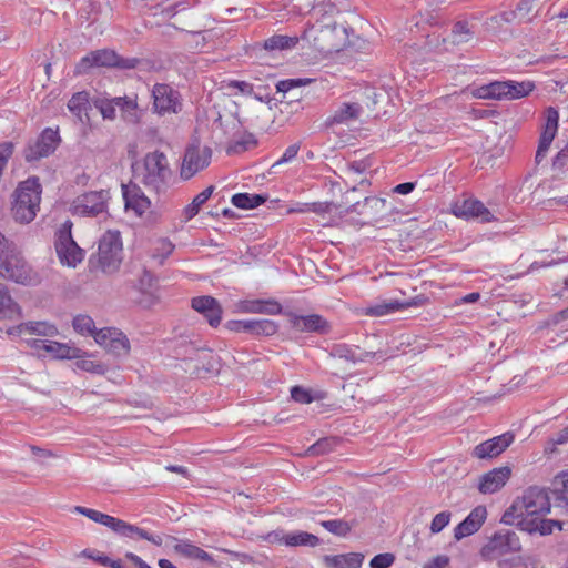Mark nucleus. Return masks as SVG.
I'll list each match as a JSON object with an SVG mask.
<instances>
[{
    "label": "nucleus",
    "instance_id": "423d86ee",
    "mask_svg": "<svg viewBox=\"0 0 568 568\" xmlns=\"http://www.w3.org/2000/svg\"><path fill=\"white\" fill-rule=\"evenodd\" d=\"M141 60L138 58H124L109 49L91 51L77 63L75 74H85L92 68H115L119 70H132L138 68Z\"/></svg>",
    "mask_w": 568,
    "mask_h": 568
},
{
    "label": "nucleus",
    "instance_id": "1a4fd4ad",
    "mask_svg": "<svg viewBox=\"0 0 568 568\" xmlns=\"http://www.w3.org/2000/svg\"><path fill=\"white\" fill-rule=\"evenodd\" d=\"M152 109L158 115L178 114L182 111L181 93L166 83H155L152 88Z\"/></svg>",
    "mask_w": 568,
    "mask_h": 568
},
{
    "label": "nucleus",
    "instance_id": "4c0bfd02",
    "mask_svg": "<svg viewBox=\"0 0 568 568\" xmlns=\"http://www.w3.org/2000/svg\"><path fill=\"white\" fill-rule=\"evenodd\" d=\"M77 368L97 375H104L106 373V367L99 361H95L93 355L85 354L74 358Z\"/></svg>",
    "mask_w": 568,
    "mask_h": 568
},
{
    "label": "nucleus",
    "instance_id": "603ef678",
    "mask_svg": "<svg viewBox=\"0 0 568 568\" xmlns=\"http://www.w3.org/2000/svg\"><path fill=\"white\" fill-rule=\"evenodd\" d=\"M88 19L97 21L100 17H109L112 12L109 0H105L104 4L99 1H92L89 3Z\"/></svg>",
    "mask_w": 568,
    "mask_h": 568
},
{
    "label": "nucleus",
    "instance_id": "0e129e2a",
    "mask_svg": "<svg viewBox=\"0 0 568 568\" xmlns=\"http://www.w3.org/2000/svg\"><path fill=\"white\" fill-rule=\"evenodd\" d=\"M256 143H257V141L254 138V135L253 134H248L245 139H243L241 141H236L234 143V145L232 146V149L235 152H243V151L247 150L250 146L256 145Z\"/></svg>",
    "mask_w": 568,
    "mask_h": 568
},
{
    "label": "nucleus",
    "instance_id": "dca6fc26",
    "mask_svg": "<svg viewBox=\"0 0 568 568\" xmlns=\"http://www.w3.org/2000/svg\"><path fill=\"white\" fill-rule=\"evenodd\" d=\"M193 310L203 315L210 326L217 327L222 321V306L219 301L210 295L193 297L191 301Z\"/></svg>",
    "mask_w": 568,
    "mask_h": 568
},
{
    "label": "nucleus",
    "instance_id": "bb28decb",
    "mask_svg": "<svg viewBox=\"0 0 568 568\" xmlns=\"http://www.w3.org/2000/svg\"><path fill=\"white\" fill-rule=\"evenodd\" d=\"M381 352H363L359 355L356 354L355 349L346 344L334 345L331 355L336 358L345 359L352 363L367 362L375 358ZM381 355L379 357H382Z\"/></svg>",
    "mask_w": 568,
    "mask_h": 568
},
{
    "label": "nucleus",
    "instance_id": "473e14b6",
    "mask_svg": "<svg viewBox=\"0 0 568 568\" xmlns=\"http://www.w3.org/2000/svg\"><path fill=\"white\" fill-rule=\"evenodd\" d=\"M45 352L57 359H72L79 356L81 349L55 341H48Z\"/></svg>",
    "mask_w": 568,
    "mask_h": 568
},
{
    "label": "nucleus",
    "instance_id": "72a5a7b5",
    "mask_svg": "<svg viewBox=\"0 0 568 568\" xmlns=\"http://www.w3.org/2000/svg\"><path fill=\"white\" fill-rule=\"evenodd\" d=\"M554 495L558 507L568 513V470L561 471L554 479Z\"/></svg>",
    "mask_w": 568,
    "mask_h": 568
},
{
    "label": "nucleus",
    "instance_id": "a211bd4d",
    "mask_svg": "<svg viewBox=\"0 0 568 568\" xmlns=\"http://www.w3.org/2000/svg\"><path fill=\"white\" fill-rule=\"evenodd\" d=\"M453 213L457 217L478 219L481 222H489L494 217L484 203L476 199H466L456 203L453 206Z\"/></svg>",
    "mask_w": 568,
    "mask_h": 568
},
{
    "label": "nucleus",
    "instance_id": "7ed1b4c3",
    "mask_svg": "<svg viewBox=\"0 0 568 568\" xmlns=\"http://www.w3.org/2000/svg\"><path fill=\"white\" fill-rule=\"evenodd\" d=\"M42 186L38 176H30L19 183L12 204L13 219L23 224L32 222L40 209Z\"/></svg>",
    "mask_w": 568,
    "mask_h": 568
},
{
    "label": "nucleus",
    "instance_id": "864d4df0",
    "mask_svg": "<svg viewBox=\"0 0 568 568\" xmlns=\"http://www.w3.org/2000/svg\"><path fill=\"white\" fill-rule=\"evenodd\" d=\"M452 513L448 510L442 511L437 514L432 523H430V531L432 534H438L446 526H448L450 521Z\"/></svg>",
    "mask_w": 568,
    "mask_h": 568
},
{
    "label": "nucleus",
    "instance_id": "5701e85b",
    "mask_svg": "<svg viewBox=\"0 0 568 568\" xmlns=\"http://www.w3.org/2000/svg\"><path fill=\"white\" fill-rule=\"evenodd\" d=\"M535 89L532 81H499V100H517L527 97Z\"/></svg>",
    "mask_w": 568,
    "mask_h": 568
},
{
    "label": "nucleus",
    "instance_id": "338daca9",
    "mask_svg": "<svg viewBox=\"0 0 568 568\" xmlns=\"http://www.w3.org/2000/svg\"><path fill=\"white\" fill-rule=\"evenodd\" d=\"M514 439L515 435L513 432H506L499 435V455L513 444Z\"/></svg>",
    "mask_w": 568,
    "mask_h": 568
},
{
    "label": "nucleus",
    "instance_id": "b1692460",
    "mask_svg": "<svg viewBox=\"0 0 568 568\" xmlns=\"http://www.w3.org/2000/svg\"><path fill=\"white\" fill-rule=\"evenodd\" d=\"M385 206H386V200L385 199H381V197H377V196H366L363 201V203L361 202H356V203H353L351 204L349 206H347L345 209V213L348 214V213H358V214H367L368 211L371 212V214L373 215V220H377V215L385 210Z\"/></svg>",
    "mask_w": 568,
    "mask_h": 568
},
{
    "label": "nucleus",
    "instance_id": "bf43d9fd",
    "mask_svg": "<svg viewBox=\"0 0 568 568\" xmlns=\"http://www.w3.org/2000/svg\"><path fill=\"white\" fill-rule=\"evenodd\" d=\"M496 550H497V532H495L490 536L488 544H486L481 548L480 555L486 560H493L495 557Z\"/></svg>",
    "mask_w": 568,
    "mask_h": 568
},
{
    "label": "nucleus",
    "instance_id": "69168bd1",
    "mask_svg": "<svg viewBox=\"0 0 568 568\" xmlns=\"http://www.w3.org/2000/svg\"><path fill=\"white\" fill-rule=\"evenodd\" d=\"M449 564V558L446 555H438L432 560L426 562L423 568H446Z\"/></svg>",
    "mask_w": 568,
    "mask_h": 568
},
{
    "label": "nucleus",
    "instance_id": "9b49d317",
    "mask_svg": "<svg viewBox=\"0 0 568 568\" xmlns=\"http://www.w3.org/2000/svg\"><path fill=\"white\" fill-rule=\"evenodd\" d=\"M212 158V150L209 146L200 148L191 145L186 149L181 165L180 175L183 180H190L197 172L209 166Z\"/></svg>",
    "mask_w": 568,
    "mask_h": 568
},
{
    "label": "nucleus",
    "instance_id": "ddd939ff",
    "mask_svg": "<svg viewBox=\"0 0 568 568\" xmlns=\"http://www.w3.org/2000/svg\"><path fill=\"white\" fill-rule=\"evenodd\" d=\"M559 125V112L554 106H548L545 111V122L541 126L539 143L535 156L537 164L546 158L548 150L557 134Z\"/></svg>",
    "mask_w": 568,
    "mask_h": 568
},
{
    "label": "nucleus",
    "instance_id": "393cba45",
    "mask_svg": "<svg viewBox=\"0 0 568 568\" xmlns=\"http://www.w3.org/2000/svg\"><path fill=\"white\" fill-rule=\"evenodd\" d=\"M364 555L361 552H348L342 555H326L323 561L327 568H359L363 564Z\"/></svg>",
    "mask_w": 568,
    "mask_h": 568
},
{
    "label": "nucleus",
    "instance_id": "09e8293b",
    "mask_svg": "<svg viewBox=\"0 0 568 568\" xmlns=\"http://www.w3.org/2000/svg\"><path fill=\"white\" fill-rule=\"evenodd\" d=\"M478 489L481 494L497 491V468H493L480 477Z\"/></svg>",
    "mask_w": 568,
    "mask_h": 568
},
{
    "label": "nucleus",
    "instance_id": "39448f33",
    "mask_svg": "<svg viewBox=\"0 0 568 568\" xmlns=\"http://www.w3.org/2000/svg\"><path fill=\"white\" fill-rule=\"evenodd\" d=\"M0 276L19 284H27L32 280L31 267L17 245L2 233H0Z\"/></svg>",
    "mask_w": 568,
    "mask_h": 568
},
{
    "label": "nucleus",
    "instance_id": "c756f323",
    "mask_svg": "<svg viewBox=\"0 0 568 568\" xmlns=\"http://www.w3.org/2000/svg\"><path fill=\"white\" fill-rule=\"evenodd\" d=\"M20 335L30 334L39 336L52 337L58 334V329L54 325L48 322H27L21 323L16 327Z\"/></svg>",
    "mask_w": 568,
    "mask_h": 568
},
{
    "label": "nucleus",
    "instance_id": "e433bc0d",
    "mask_svg": "<svg viewBox=\"0 0 568 568\" xmlns=\"http://www.w3.org/2000/svg\"><path fill=\"white\" fill-rule=\"evenodd\" d=\"M298 41L296 36L274 34L264 41V49L268 51L288 50L295 48Z\"/></svg>",
    "mask_w": 568,
    "mask_h": 568
},
{
    "label": "nucleus",
    "instance_id": "4d7b16f0",
    "mask_svg": "<svg viewBox=\"0 0 568 568\" xmlns=\"http://www.w3.org/2000/svg\"><path fill=\"white\" fill-rule=\"evenodd\" d=\"M291 397L296 403L301 404H310L313 402V396L310 390L303 388L302 386H294L291 389Z\"/></svg>",
    "mask_w": 568,
    "mask_h": 568
},
{
    "label": "nucleus",
    "instance_id": "0eeeda50",
    "mask_svg": "<svg viewBox=\"0 0 568 568\" xmlns=\"http://www.w3.org/2000/svg\"><path fill=\"white\" fill-rule=\"evenodd\" d=\"M72 222L67 220L60 225L54 235V248L59 262L63 266L77 267L84 258V251L72 237Z\"/></svg>",
    "mask_w": 568,
    "mask_h": 568
},
{
    "label": "nucleus",
    "instance_id": "20e7f679",
    "mask_svg": "<svg viewBox=\"0 0 568 568\" xmlns=\"http://www.w3.org/2000/svg\"><path fill=\"white\" fill-rule=\"evenodd\" d=\"M122 251L120 232L108 231L99 240L98 252L90 256L89 265L92 270H99L104 274H113L121 265Z\"/></svg>",
    "mask_w": 568,
    "mask_h": 568
},
{
    "label": "nucleus",
    "instance_id": "6e6d98bb",
    "mask_svg": "<svg viewBox=\"0 0 568 568\" xmlns=\"http://www.w3.org/2000/svg\"><path fill=\"white\" fill-rule=\"evenodd\" d=\"M473 95L479 99H497V81L475 89Z\"/></svg>",
    "mask_w": 568,
    "mask_h": 568
},
{
    "label": "nucleus",
    "instance_id": "412c9836",
    "mask_svg": "<svg viewBox=\"0 0 568 568\" xmlns=\"http://www.w3.org/2000/svg\"><path fill=\"white\" fill-rule=\"evenodd\" d=\"M123 199L126 210H133L141 216L151 205L149 197L136 185H122Z\"/></svg>",
    "mask_w": 568,
    "mask_h": 568
},
{
    "label": "nucleus",
    "instance_id": "a19ab883",
    "mask_svg": "<svg viewBox=\"0 0 568 568\" xmlns=\"http://www.w3.org/2000/svg\"><path fill=\"white\" fill-rule=\"evenodd\" d=\"M356 520L348 523L343 519H331L323 520L321 526L335 536L346 537L352 531L353 527L356 526Z\"/></svg>",
    "mask_w": 568,
    "mask_h": 568
},
{
    "label": "nucleus",
    "instance_id": "9d476101",
    "mask_svg": "<svg viewBox=\"0 0 568 568\" xmlns=\"http://www.w3.org/2000/svg\"><path fill=\"white\" fill-rule=\"evenodd\" d=\"M106 191H91L78 196L73 202V214L84 217H94L106 212L108 209Z\"/></svg>",
    "mask_w": 568,
    "mask_h": 568
},
{
    "label": "nucleus",
    "instance_id": "49530a36",
    "mask_svg": "<svg viewBox=\"0 0 568 568\" xmlns=\"http://www.w3.org/2000/svg\"><path fill=\"white\" fill-rule=\"evenodd\" d=\"M336 440L332 437H324L311 445L306 454L308 456H321L331 453L335 447Z\"/></svg>",
    "mask_w": 568,
    "mask_h": 568
},
{
    "label": "nucleus",
    "instance_id": "f8f14e48",
    "mask_svg": "<svg viewBox=\"0 0 568 568\" xmlns=\"http://www.w3.org/2000/svg\"><path fill=\"white\" fill-rule=\"evenodd\" d=\"M94 341L116 357H125L130 353V341L118 328L104 327L94 335Z\"/></svg>",
    "mask_w": 568,
    "mask_h": 568
},
{
    "label": "nucleus",
    "instance_id": "a878e982",
    "mask_svg": "<svg viewBox=\"0 0 568 568\" xmlns=\"http://www.w3.org/2000/svg\"><path fill=\"white\" fill-rule=\"evenodd\" d=\"M363 109L356 102L342 103L334 113L326 120L327 125L342 124L358 119Z\"/></svg>",
    "mask_w": 568,
    "mask_h": 568
},
{
    "label": "nucleus",
    "instance_id": "4be33fe9",
    "mask_svg": "<svg viewBox=\"0 0 568 568\" xmlns=\"http://www.w3.org/2000/svg\"><path fill=\"white\" fill-rule=\"evenodd\" d=\"M168 538L174 542L173 549L180 556L187 558V559L214 564V559L209 552H206L202 548L195 546L190 540L179 539L173 536H169Z\"/></svg>",
    "mask_w": 568,
    "mask_h": 568
},
{
    "label": "nucleus",
    "instance_id": "6e6552de",
    "mask_svg": "<svg viewBox=\"0 0 568 568\" xmlns=\"http://www.w3.org/2000/svg\"><path fill=\"white\" fill-rule=\"evenodd\" d=\"M62 142L59 128H45L36 140L30 141L23 150L28 163L38 162L52 155Z\"/></svg>",
    "mask_w": 568,
    "mask_h": 568
},
{
    "label": "nucleus",
    "instance_id": "3c124183",
    "mask_svg": "<svg viewBox=\"0 0 568 568\" xmlns=\"http://www.w3.org/2000/svg\"><path fill=\"white\" fill-rule=\"evenodd\" d=\"M94 106L100 111L103 119L114 120L116 116V104L114 99H97Z\"/></svg>",
    "mask_w": 568,
    "mask_h": 568
},
{
    "label": "nucleus",
    "instance_id": "cd10ccee",
    "mask_svg": "<svg viewBox=\"0 0 568 568\" xmlns=\"http://www.w3.org/2000/svg\"><path fill=\"white\" fill-rule=\"evenodd\" d=\"M280 542L287 547H316L320 545L321 540L311 532L298 530L283 535Z\"/></svg>",
    "mask_w": 568,
    "mask_h": 568
},
{
    "label": "nucleus",
    "instance_id": "a18cd8bd",
    "mask_svg": "<svg viewBox=\"0 0 568 568\" xmlns=\"http://www.w3.org/2000/svg\"><path fill=\"white\" fill-rule=\"evenodd\" d=\"M531 1L532 0H521L516 8V11L510 13L503 12V20L510 22L513 19H518L519 21L529 20V13L531 11Z\"/></svg>",
    "mask_w": 568,
    "mask_h": 568
},
{
    "label": "nucleus",
    "instance_id": "052dcab7",
    "mask_svg": "<svg viewBox=\"0 0 568 568\" xmlns=\"http://www.w3.org/2000/svg\"><path fill=\"white\" fill-rule=\"evenodd\" d=\"M298 150H300V145L296 143L286 148V150L282 154V156L273 164V168L276 165H281V164L291 162L293 159L296 158Z\"/></svg>",
    "mask_w": 568,
    "mask_h": 568
},
{
    "label": "nucleus",
    "instance_id": "4468645a",
    "mask_svg": "<svg viewBox=\"0 0 568 568\" xmlns=\"http://www.w3.org/2000/svg\"><path fill=\"white\" fill-rule=\"evenodd\" d=\"M291 326L301 333L327 334L331 331V324L320 314L298 315L293 312L286 313Z\"/></svg>",
    "mask_w": 568,
    "mask_h": 568
},
{
    "label": "nucleus",
    "instance_id": "58836bf2",
    "mask_svg": "<svg viewBox=\"0 0 568 568\" xmlns=\"http://www.w3.org/2000/svg\"><path fill=\"white\" fill-rule=\"evenodd\" d=\"M74 511L78 514H81L89 519L93 520L94 523L101 524L111 530L113 529V526L115 524L116 517L110 516L108 514L101 513L95 509L82 507V506H75Z\"/></svg>",
    "mask_w": 568,
    "mask_h": 568
},
{
    "label": "nucleus",
    "instance_id": "e2e57ef3",
    "mask_svg": "<svg viewBox=\"0 0 568 568\" xmlns=\"http://www.w3.org/2000/svg\"><path fill=\"white\" fill-rule=\"evenodd\" d=\"M82 556L90 558L103 566H109V562H111V558H109L108 556H105L99 551L91 550V549H84L82 551Z\"/></svg>",
    "mask_w": 568,
    "mask_h": 568
},
{
    "label": "nucleus",
    "instance_id": "f3484780",
    "mask_svg": "<svg viewBox=\"0 0 568 568\" xmlns=\"http://www.w3.org/2000/svg\"><path fill=\"white\" fill-rule=\"evenodd\" d=\"M487 518V510L484 506L475 507L468 516L454 528V538L462 540L465 537L477 532Z\"/></svg>",
    "mask_w": 568,
    "mask_h": 568
},
{
    "label": "nucleus",
    "instance_id": "2f4dec72",
    "mask_svg": "<svg viewBox=\"0 0 568 568\" xmlns=\"http://www.w3.org/2000/svg\"><path fill=\"white\" fill-rule=\"evenodd\" d=\"M116 108L122 112V118L130 123H138L140 121V111L138 103L134 99L129 97L114 98Z\"/></svg>",
    "mask_w": 568,
    "mask_h": 568
},
{
    "label": "nucleus",
    "instance_id": "680f3d73",
    "mask_svg": "<svg viewBox=\"0 0 568 568\" xmlns=\"http://www.w3.org/2000/svg\"><path fill=\"white\" fill-rule=\"evenodd\" d=\"M568 165V143L556 154L552 160V168L555 170H562Z\"/></svg>",
    "mask_w": 568,
    "mask_h": 568
},
{
    "label": "nucleus",
    "instance_id": "7c9ffc66",
    "mask_svg": "<svg viewBox=\"0 0 568 568\" xmlns=\"http://www.w3.org/2000/svg\"><path fill=\"white\" fill-rule=\"evenodd\" d=\"M412 305L410 302H399V301H384L374 305H371L366 308L365 314L368 316H384L390 313H395L397 311L407 308Z\"/></svg>",
    "mask_w": 568,
    "mask_h": 568
},
{
    "label": "nucleus",
    "instance_id": "f257e3e1",
    "mask_svg": "<svg viewBox=\"0 0 568 568\" xmlns=\"http://www.w3.org/2000/svg\"><path fill=\"white\" fill-rule=\"evenodd\" d=\"M550 509L548 491L545 488L532 486L527 488L523 497L504 513L500 521L511 525L517 519V524L521 526L523 530L546 536L552 534L555 529H562L561 521L545 518Z\"/></svg>",
    "mask_w": 568,
    "mask_h": 568
},
{
    "label": "nucleus",
    "instance_id": "de8ad7c7",
    "mask_svg": "<svg viewBox=\"0 0 568 568\" xmlns=\"http://www.w3.org/2000/svg\"><path fill=\"white\" fill-rule=\"evenodd\" d=\"M73 328L82 335H95L94 321L88 315H78L73 318Z\"/></svg>",
    "mask_w": 568,
    "mask_h": 568
},
{
    "label": "nucleus",
    "instance_id": "f03ea898",
    "mask_svg": "<svg viewBox=\"0 0 568 568\" xmlns=\"http://www.w3.org/2000/svg\"><path fill=\"white\" fill-rule=\"evenodd\" d=\"M132 172L140 184L156 194L165 193L174 179L166 154L159 150L148 152L140 162L133 163Z\"/></svg>",
    "mask_w": 568,
    "mask_h": 568
},
{
    "label": "nucleus",
    "instance_id": "8fccbe9b",
    "mask_svg": "<svg viewBox=\"0 0 568 568\" xmlns=\"http://www.w3.org/2000/svg\"><path fill=\"white\" fill-rule=\"evenodd\" d=\"M497 436L496 437H493L479 445H477L475 448H474V456L479 458V459H484V458H487V457H495L497 456Z\"/></svg>",
    "mask_w": 568,
    "mask_h": 568
},
{
    "label": "nucleus",
    "instance_id": "2eb2a0df",
    "mask_svg": "<svg viewBox=\"0 0 568 568\" xmlns=\"http://www.w3.org/2000/svg\"><path fill=\"white\" fill-rule=\"evenodd\" d=\"M227 327L233 332L250 333L254 336H272L278 331L277 323L272 320L230 321Z\"/></svg>",
    "mask_w": 568,
    "mask_h": 568
},
{
    "label": "nucleus",
    "instance_id": "6ab92c4d",
    "mask_svg": "<svg viewBox=\"0 0 568 568\" xmlns=\"http://www.w3.org/2000/svg\"><path fill=\"white\" fill-rule=\"evenodd\" d=\"M112 531L122 537H128L132 539H145L155 546H162L163 544V538L161 535L151 534L148 530L139 526L129 524L120 518H116Z\"/></svg>",
    "mask_w": 568,
    "mask_h": 568
},
{
    "label": "nucleus",
    "instance_id": "aec40b11",
    "mask_svg": "<svg viewBox=\"0 0 568 568\" xmlns=\"http://www.w3.org/2000/svg\"><path fill=\"white\" fill-rule=\"evenodd\" d=\"M237 308L241 313L247 314L278 315L283 312L282 305L274 298L240 301Z\"/></svg>",
    "mask_w": 568,
    "mask_h": 568
},
{
    "label": "nucleus",
    "instance_id": "5fc2aeb1",
    "mask_svg": "<svg viewBox=\"0 0 568 568\" xmlns=\"http://www.w3.org/2000/svg\"><path fill=\"white\" fill-rule=\"evenodd\" d=\"M395 561V556L390 552L378 554L369 561L371 568H389Z\"/></svg>",
    "mask_w": 568,
    "mask_h": 568
},
{
    "label": "nucleus",
    "instance_id": "13d9d810",
    "mask_svg": "<svg viewBox=\"0 0 568 568\" xmlns=\"http://www.w3.org/2000/svg\"><path fill=\"white\" fill-rule=\"evenodd\" d=\"M311 79H286L282 80L276 84V89L278 92H288L293 88L305 85L310 83Z\"/></svg>",
    "mask_w": 568,
    "mask_h": 568
},
{
    "label": "nucleus",
    "instance_id": "79ce46f5",
    "mask_svg": "<svg viewBox=\"0 0 568 568\" xmlns=\"http://www.w3.org/2000/svg\"><path fill=\"white\" fill-rule=\"evenodd\" d=\"M214 191L213 186H209L202 192H200L193 201L184 207L183 215L186 221L192 220L195 215H197L201 206L210 199Z\"/></svg>",
    "mask_w": 568,
    "mask_h": 568
},
{
    "label": "nucleus",
    "instance_id": "c85d7f7f",
    "mask_svg": "<svg viewBox=\"0 0 568 568\" xmlns=\"http://www.w3.org/2000/svg\"><path fill=\"white\" fill-rule=\"evenodd\" d=\"M20 316V306L12 300L8 287L0 284V318L13 320Z\"/></svg>",
    "mask_w": 568,
    "mask_h": 568
},
{
    "label": "nucleus",
    "instance_id": "37998d69",
    "mask_svg": "<svg viewBox=\"0 0 568 568\" xmlns=\"http://www.w3.org/2000/svg\"><path fill=\"white\" fill-rule=\"evenodd\" d=\"M520 549V541L510 528L499 529V552L516 551Z\"/></svg>",
    "mask_w": 568,
    "mask_h": 568
},
{
    "label": "nucleus",
    "instance_id": "ea45409f",
    "mask_svg": "<svg viewBox=\"0 0 568 568\" xmlns=\"http://www.w3.org/2000/svg\"><path fill=\"white\" fill-rule=\"evenodd\" d=\"M74 511L78 514H81L89 519L93 520L94 523L101 524L111 530L113 529V526L115 524L116 517L110 516L108 514L101 513L95 509L82 507V506H75Z\"/></svg>",
    "mask_w": 568,
    "mask_h": 568
},
{
    "label": "nucleus",
    "instance_id": "c9c22d12",
    "mask_svg": "<svg viewBox=\"0 0 568 568\" xmlns=\"http://www.w3.org/2000/svg\"><path fill=\"white\" fill-rule=\"evenodd\" d=\"M266 200L267 196L262 194L236 193L232 196L231 202L239 209L251 210L262 205Z\"/></svg>",
    "mask_w": 568,
    "mask_h": 568
},
{
    "label": "nucleus",
    "instance_id": "c03bdc74",
    "mask_svg": "<svg viewBox=\"0 0 568 568\" xmlns=\"http://www.w3.org/2000/svg\"><path fill=\"white\" fill-rule=\"evenodd\" d=\"M474 31L469 28L468 22L458 21L452 29V41L455 44H463L473 39Z\"/></svg>",
    "mask_w": 568,
    "mask_h": 568
},
{
    "label": "nucleus",
    "instance_id": "f704fd0d",
    "mask_svg": "<svg viewBox=\"0 0 568 568\" xmlns=\"http://www.w3.org/2000/svg\"><path fill=\"white\" fill-rule=\"evenodd\" d=\"M89 106V93L85 91L74 93L68 102L69 111L72 114H74L80 121L83 120V116L88 115Z\"/></svg>",
    "mask_w": 568,
    "mask_h": 568
},
{
    "label": "nucleus",
    "instance_id": "774afa93",
    "mask_svg": "<svg viewBox=\"0 0 568 568\" xmlns=\"http://www.w3.org/2000/svg\"><path fill=\"white\" fill-rule=\"evenodd\" d=\"M125 558L133 562L138 568H152L141 557L133 552H126Z\"/></svg>",
    "mask_w": 568,
    "mask_h": 568
}]
</instances>
